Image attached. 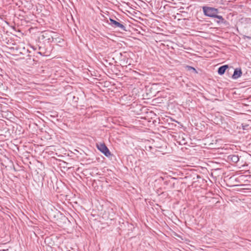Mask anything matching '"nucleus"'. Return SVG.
<instances>
[{
    "mask_svg": "<svg viewBox=\"0 0 251 251\" xmlns=\"http://www.w3.org/2000/svg\"><path fill=\"white\" fill-rule=\"evenodd\" d=\"M110 25L113 27L115 28L118 27L121 29L125 30V26L123 25L112 19H110Z\"/></svg>",
    "mask_w": 251,
    "mask_h": 251,
    "instance_id": "7ed1b4c3",
    "label": "nucleus"
},
{
    "mask_svg": "<svg viewBox=\"0 0 251 251\" xmlns=\"http://www.w3.org/2000/svg\"><path fill=\"white\" fill-rule=\"evenodd\" d=\"M227 68H228V66L226 65L221 66L218 69V74L221 75H223L225 73V71Z\"/></svg>",
    "mask_w": 251,
    "mask_h": 251,
    "instance_id": "423d86ee",
    "label": "nucleus"
},
{
    "mask_svg": "<svg viewBox=\"0 0 251 251\" xmlns=\"http://www.w3.org/2000/svg\"><path fill=\"white\" fill-rule=\"evenodd\" d=\"M97 147L98 149L106 156L109 157L111 155L109 150L104 144L101 143H98L97 144Z\"/></svg>",
    "mask_w": 251,
    "mask_h": 251,
    "instance_id": "f03ea898",
    "label": "nucleus"
},
{
    "mask_svg": "<svg viewBox=\"0 0 251 251\" xmlns=\"http://www.w3.org/2000/svg\"><path fill=\"white\" fill-rule=\"evenodd\" d=\"M242 74V72L241 69L237 68L234 70V73L232 77L234 79H237L239 78Z\"/></svg>",
    "mask_w": 251,
    "mask_h": 251,
    "instance_id": "20e7f679",
    "label": "nucleus"
},
{
    "mask_svg": "<svg viewBox=\"0 0 251 251\" xmlns=\"http://www.w3.org/2000/svg\"><path fill=\"white\" fill-rule=\"evenodd\" d=\"M187 68L188 69V70H189V71H193L195 73H197L196 70L192 67L187 66Z\"/></svg>",
    "mask_w": 251,
    "mask_h": 251,
    "instance_id": "0eeeda50",
    "label": "nucleus"
},
{
    "mask_svg": "<svg viewBox=\"0 0 251 251\" xmlns=\"http://www.w3.org/2000/svg\"><path fill=\"white\" fill-rule=\"evenodd\" d=\"M202 9L204 15L206 16L218 19L219 21H217L216 22L218 24L226 23V21L223 17L218 15L219 13L218 9L211 7L204 6Z\"/></svg>",
    "mask_w": 251,
    "mask_h": 251,
    "instance_id": "f257e3e1",
    "label": "nucleus"
},
{
    "mask_svg": "<svg viewBox=\"0 0 251 251\" xmlns=\"http://www.w3.org/2000/svg\"><path fill=\"white\" fill-rule=\"evenodd\" d=\"M228 158L234 163H237L239 160L238 155L236 154L230 155L228 156Z\"/></svg>",
    "mask_w": 251,
    "mask_h": 251,
    "instance_id": "39448f33",
    "label": "nucleus"
}]
</instances>
